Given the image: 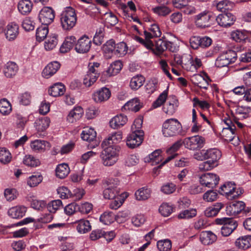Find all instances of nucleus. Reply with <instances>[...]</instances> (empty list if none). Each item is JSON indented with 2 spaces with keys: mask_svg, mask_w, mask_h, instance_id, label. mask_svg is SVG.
Here are the masks:
<instances>
[{
  "mask_svg": "<svg viewBox=\"0 0 251 251\" xmlns=\"http://www.w3.org/2000/svg\"><path fill=\"white\" fill-rule=\"evenodd\" d=\"M103 148L100 155L102 164L108 167L114 165L118 160L120 147L114 146Z\"/></svg>",
  "mask_w": 251,
  "mask_h": 251,
  "instance_id": "obj_1",
  "label": "nucleus"
},
{
  "mask_svg": "<svg viewBox=\"0 0 251 251\" xmlns=\"http://www.w3.org/2000/svg\"><path fill=\"white\" fill-rule=\"evenodd\" d=\"M182 127L181 123L176 119L166 120L162 125V131L165 137H174L181 134Z\"/></svg>",
  "mask_w": 251,
  "mask_h": 251,
  "instance_id": "obj_2",
  "label": "nucleus"
},
{
  "mask_svg": "<svg viewBox=\"0 0 251 251\" xmlns=\"http://www.w3.org/2000/svg\"><path fill=\"white\" fill-rule=\"evenodd\" d=\"M76 20L75 10L71 7L66 8L60 15L61 25L65 30L72 29L75 25Z\"/></svg>",
  "mask_w": 251,
  "mask_h": 251,
  "instance_id": "obj_3",
  "label": "nucleus"
},
{
  "mask_svg": "<svg viewBox=\"0 0 251 251\" xmlns=\"http://www.w3.org/2000/svg\"><path fill=\"white\" fill-rule=\"evenodd\" d=\"M104 189L103 195L106 199H114L119 195L120 189L118 187L119 180L117 178H108L104 180L103 182Z\"/></svg>",
  "mask_w": 251,
  "mask_h": 251,
  "instance_id": "obj_4",
  "label": "nucleus"
},
{
  "mask_svg": "<svg viewBox=\"0 0 251 251\" xmlns=\"http://www.w3.org/2000/svg\"><path fill=\"white\" fill-rule=\"evenodd\" d=\"M243 192L242 188H236L235 183L231 182L225 183L220 188V193L230 200L238 198Z\"/></svg>",
  "mask_w": 251,
  "mask_h": 251,
  "instance_id": "obj_5",
  "label": "nucleus"
},
{
  "mask_svg": "<svg viewBox=\"0 0 251 251\" xmlns=\"http://www.w3.org/2000/svg\"><path fill=\"white\" fill-rule=\"evenodd\" d=\"M217 224L223 225L221 228V233L223 236H228L237 228V222L232 218H217L215 220Z\"/></svg>",
  "mask_w": 251,
  "mask_h": 251,
  "instance_id": "obj_6",
  "label": "nucleus"
},
{
  "mask_svg": "<svg viewBox=\"0 0 251 251\" xmlns=\"http://www.w3.org/2000/svg\"><path fill=\"white\" fill-rule=\"evenodd\" d=\"M183 143L185 148L190 150H199L203 147L205 139L201 136L194 135L186 138Z\"/></svg>",
  "mask_w": 251,
  "mask_h": 251,
  "instance_id": "obj_7",
  "label": "nucleus"
},
{
  "mask_svg": "<svg viewBox=\"0 0 251 251\" xmlns=\"http://www.w3.org/2000/svg\"><path fill=\"white\" fill-rule=\"evenodd\" d=\"M214 19L210 12L205 11L196 16V25L198 27L202 28L209 27L212 24Z\"/></svg>",
  "mask_w": 251,
  "mask_h": 251,
  "instance_id": "obj_8",
  "label": "nucleus"
},
{
  "mask_svg": "<svg viewBox=\"0 0 251 251\" xmlns=\"http://www.w3.org/2000/svg\"><path fill=\"white\" fill-rule=\"evenodd\" d=\"M55 11L50 7H44L40 11L38 18L42 25H49L53 22Z\"/></svg>",
  "mask_w": 251,
  "mask_h": 251,
  "instance_id": "obj_9",
  "label": "nucleus"
},
{
  "mask_svg": "<svg viewBox=\"0 0 251 251\" xmlns=\"http://www.w3.org/2000/svg\"><path fill=\"white\" fill-rule=\"evenodd\" d=\"M249 209H245V204L242 201H238L228 204L226 207V213L228 215L235 216L241 212H249Z\"/></svg>",
  "mask_w": 251,
  "mask_h": 251,
  "instance_id": "obj_10",
  "label": "nucleus"
},
{
  "mask_svg": "<svg viewBox=\"0 0 251 251\" xmlns=\"http://www.w3.org/2000/svg\"><path fill=\"white\" fill-rule=\"evenodd\" d=\"M127 46L126 44L121 42L115 45V42L112 40L107 42L105 47V50L109 52H112L115 50L116 52L119 56H123L127 52Z\"/></svg>",
  "mask_w": 251,
  "mask_h": 251,
  "instance_id": "obj_11",
  "label": "nucleus"
},
{
  "mask_svg": "<svg viewBox=\"0 0 251 251\" xmlns=\"http://www.w3.org/2000/svg\"><path fill=\"white\" fill-rule=\"evenodd\" d=\"M219 177L213 173H206L200 177V183L208 188H213L219 183Z\"/></svg>",
  "mask_w": 251,
  "mask_h": 251,
  "instance_id": "obj_12",
  "label": "nucleus"
},
{
  "mask_svg": "<svg viewBox=\"0 0 251 251\" xmlns=\"http://www.w3.org/2000/svg\"><path fill=\"white\" fill-rule=\"evenodd\" d=\"M143 139V131H132L127 137L126 145L130 148H135L141 144Z\"/></svg>",
  "mask_w": 251,
  "mask_h": 251,
  "instance_id": "obj_13",
  "label": "nucleus"
},
{
  "mask_svg": "<svg viewBox=\"0 0 251 251\" xmlns=\"http://www.w3.org/2000/svg\"><path fill=\"white\" fill-rule=\"evenodd\" d=\"M224 122L226 125V127H223L221 136L225 140L231 141L235 137V126L232 124V122L230 119H225Z\"/></svg>",
  "mask_w": 251,
  "mask_h": 251,
  "instance_id": "obj_14",
  "label": "nucleus"
},
{
  "mask_svg": "<svg viewBox=\"0 0 251 251\" xmlns=\"http://www.w3.org/2000/svg\"><path fill=\"white\" fill-rule=\"evenodd\" d=\"M216 20L219 25L226 27L233 25L236 17L232 13L226 12L219 14Z\"/></svg>",
  "mask_w": 251,
  "mask_h": 251,
  "instance_id": "obj_15",
  "label": "nucleus"
},
{
  "mask_svg": "<svg viewBox=\"0 0 251 251\" xmlns=\"http://www.w3.org/2000/svg\"><path fill=\"white\" fill-rule=\"evenodd\" d=\"M91 44V39L88 36L84 35L78 40L75 46V50L78 53H86L89 50Z\"/></svg>",
  "mask_w": 251,
  "mask_h": 251,
  "instance_id": "obj_16",
  "label": "nucleus"
},
{
  "mask_svg": "<svg viewBox=\"0 0 251 251\" xmlns=\"http://www.w3.org/2000/svg\"><path fill=\"white\" fill-rule=\"evenodd\" d=\"M123 135L121 131H117L110 134L102 142V148L116 146L122 139Z\"/></svg>",
  "mask_w": 251,
  "mask_h": 251,
  "instance_id": "obj_17",
  "label": "nucleus"
},
{
  "mask_svg": "<svg viewBox=\"0 0 251 251\" xmlns=\"http://www.w3.org/2000/svg\"><path fill=\"white\" fill-rule=\"evenodd\" d=\"M192 82L195 85L204 89H207L211 80L208 75L203 73V75L195 74L191 78Z\"/></svg>",
  "mask_w": 251,
  "mask_h": 251,
  "instance_id": "obj_18",
  "label": "nucleus"
},
{
  "mask_svg": "<svg viewBox=\"0 0 251 251\" xmlns=\"http://www.w3.org/2000/svg\"><path fill=\"white\" fill-rule=\"evenodd\" d=\"M179 105V102L175 96L169 97L167 102L163 106V111L169 115H172L176 112Z\"/></svg>",
  "mask_w": 251,
  "mask_h": 251,
  "instance_id": "obj_19",
  "label": "nucleus"
},
{
  "mask_svg": "<svg viewBox=\"0 0 251 251\" xmlns=\"http://www.w3.org/2000/svg\"><path fill=\"white\" fill-rule=\"evenodd\" d=\"M31 149L35 152H42L49 150L51 147L49 142L42 140H35L30 143Z\"/></svg>",
  "mask_w": 251,
  "mask_h": 251,
  "instance_id": "obj_20",
  "label": "nucleus"
},
{
  "mask_svg": "<svg viewBox=\"0 0 251 251\" xmlns=\"http://www.w3.org/2000/svg\"><path fill=\"white\" fill-rule=\"evenodd\" d=\"M50 122V118L47 117H41L36 120L34 123V126L37 131V133L40 137L43 135L42 133L48 128Z\"/></svg>",
  "mask_w": 251,
  "mask_h": 251,
  "instance_id": "obj_21",
  "label": "nucleus"
},
{
  "mask_svg": "<svg viewBox=\"0 0 251 251\" xmlns=\"http://www.w3.org/2000/svg\"><path fill=\"white\" fill-rule=\"evenodd\" d=\"M83 113L84 111L81 107L75 106L69 112L66 120L70 123H75L81 118Z\"/></svg>",
  "mask_w": 251,
  "mask_h": 251,
  "instance_id": "obj_22",
  "label": "nucleus"
},
{
  "mask_svg": "<svg viewBox=\"0 0 251 251\" xmlns=\"http://www.w3.org/2000/svg\"><path fill=\"white\" fill-rule=\"evenodd\" d=\"M110 96L111 92L109 89L102 87L94 93L93 98L96 102H101L108 100Z\"/></svg>",
  "mask_w": 251,
  "mask_h": 251,
  "instance_id": "obj_23",
  "label": "nucleus"
},
{
  "mask_svg": "<svg viewBox=\"0 0 251 251\" xmlns=\"http://www.w3.org/2000/svg\"><path fill=\"white\" fill-rule=\"evenodd\" d=\"M60 68V64L57 61L50 63L44 68L42 75L46 78H49L55 74Z\"/></svg>",
  "mask_w": 251,
  "mask_h": 251,
  "instance_id": "obj_24",
  "label": "nucleus"
},
{
  "mask_svg": "<svg viewBox=\"0 0 251 251\" xmlns=\"http://www.w3.org/2000/svg\"><path fill=\"white\" fill-rule=\"evenodd\" d=\"M19 34V26L14 23H11L6 26L5 36L9 41L15 40Z\"/></svg>",
  "mask_w": 251,
  "mask_h": 251,
  "instance_id": "obj_25",
  "label": "nucleus"
},
{
  "mask_svg": "<svg viewBox=\"0 0 251 251\" xmlns=\"http://www.w3.org/2000/svg\"><path fill=\"white\" fill-rule=\"evenodd\" d=\"M182 145L181 140H178L175 142L170 148L167 150V153L170 155L163 162L160 166H163L166 163L174 159L177 155L176 152L177 151Z\"/></svg>",
  "mask_w": 251,
  "mask_h": 251,
  "instance_id": "obj_26",
  "label": "nucleus"
},
{
  "mask_svg": "<svg viewBox=\"0 0 251 251\" xmlns=\"http://www.w3.org/2000/svg\"><path fill=\"white\" fill-rule=\"evenodd\" d=\"M127 121L126 116L119 114L114 117L110 121V126L114 129H118L124 126Z\"/></svg>",
  "mask_w": 251,
  "mask_h": 251,
  "instance_id": "obj_27",
  "label": "nucleus"
},
{
  "mask_svg": "<svg viewBox=\"0 0 251 251\" xmlns=\"http://www.w3.org/2000/svg\"><path fill=\"white\" fill-rule=\"evenodd\" d=\"M235 111L236 118L243 120L249 117L250 113L251 112V109L249 106L237 105L234 107V109L232 111Z\"/></svg>",
  "mask_w": 251,
  "mask_h": 251,
  "instance_id": "obj_28",
  "label": "nucleus"
},
{
  "mask_svg": "<svg viewBox=\"0 0 251 251\" xmlns=\"http://www.w3.org/2000/svg\"><path fill=\"white\" fill-rule=\"evenodd\" d=\"M201 242L205 245L214 243L217 240V236L211 231H204L200 235Z\"/></svg>",
  "mask_w": 251,
  "mask_h": 251,
  "instance_id": "obj_29",
  "label": "nucleus"
},
{
  "mask_svg": "<svg viewBox=\"0 0 251 251\" xmlns=\"http://www.w3.org/2000/svg\"><path fill=\"white\" fill-rule=\"evenodd\" d=\"M161 34L160 29L157 24L151 25L148 30L144 31L145 37L150 40L152 38L160 37Z\"/></svg>",
  "mask_w": 251,
  "mask_h": 251,
  "instance_id": "obj_30",
  "label": "nucleus"
},
{
  "mask_svg": "<svg viewBox=\"0 0 251 251\" xmlns=\"http://www.w3.org/2000/svg\"><path fill=\"white\" fill-rule=\"evenodd\" d=\"M18 67L17 64L13 62L9 61L7 62L4 66L3 72L5 76L7 77L11 78L14 76L17 73Z\"/></svg>",
  "mask_w": 251,
  "mask_h": 251,
  "instance_id": "obj_31",
  "label": "nucleus"
},
{
  "mask_svg": "<svg viewBox=\"0 0 251 251\" xmlns=\"http://www.w3.org/2000/svg\"><path fill=\"white\" fill-rule=\"evenodd\" d=\"M26 208L24 206H17L11 207L8 211V215L12 218L23 217L25 214Z\"/></svg>",
  "mask_w": 251,
  "mask_h": 251,
  "instance_id": "obj_32",
  "label": "nucleus"
},
{
  "mask_svg": "<svg viewBox=\"0 0 251 251\" xmlns=\"http://www.w3.org/2000/svg\"><path fill=\"white\" fill-rule=\"evenodd\" d=\"M145 81V78L142 75H135L131 78L129 87L132 90H137L143 85Z\"/></svg>",
  "mask_w": 251,
  "mask_h": 251,
  "instance_id": "obj_33",
  "label": "nucleus"
},
{
  "mask_svg": "<svg viewBox=\"0 0 251 251\" xmlns=\"http://www.w3.org/2000/svg\"><path fill=\"white\" fill-rule=\"evenodd\" d=\"M222 156L221 151L215 148L205 150V159H208L215 163H218V161Z\"/></svg>",
  "mask_w": 251,
  "mask_h": 251,
  "instance_id": "obj_34",
  "label": "nucleus"
},
{
  "mask_svg": "<svg viewBox=\"0 0 251 251\" xmlns=\"http://www.w3.org/2000/svg\"><path fill=\"white\" fill-rule=\"evenodd\" d=\"M76 41L75 36H70L67 37L60 48V51L62 53H66L70 51L74 46Z\"/></svg>",
  "mask_w": 251,
  "mask_h": 251,
  "instance_id": "obj_35",
  "label": "nucleus"
},
{
  "mask_svg": "<svg viewBox=\"0 0 251 251\" xmlns=\"http://www.w3.org/2000/svg\"><path fill=\"white\" fill-rule=\"evenodd\" d=\"M235 245L239 249L246 250L251 246V236H244L238 238L235 241Z\"/></svg>",
  "mask_w": 251,
  "mask_h": 251,
  "instance_id": "obj_36",
  "label": "nucleus"
},
{
  "mask_svg": "<svg viewBox=\"0 0 251 251\" xmlns=\"http://www.w3.org/2000/svg\"><path fill=\"white\" fill-rule=\"evenodd\" d=\"M65 91V86L61 83H56L50 87L49 93L50 96L56 97L63 95Z\"/></svg>",
  "mask_w": 251,
  "mask_h": 251,
  "instance_id": "obj_37",
  "label": "nucleus"
},
{
  "mask_svg": "<svg viewBox=\"0 0 251 251\" xmlns=\"http://www.w3.org/2000/svg\"><path fill=\"white\" fill-rule=\"evenodd\" d=\"M19 12L23 14H28L32 8V3L29 0H21L18 5Z\"/></svg>",
  "mask_w": 251,
  "mask_h": 251,
  "instance_id": "obj_38",
  "label": "nucleus"
},
{
  "mask_svg": "<svg viewBox=\"0 0 251 251\" xmlns=\"http://www.w3.org/2000/svg\"><path fill=\"white\" fill-rule=\"evenodd\" d=\"M123 67L122 62L117 60L112 63L106 71V74L108 76L117 75L121 71Z\"/></svg>",
  "mask_w": 251,
  "mask_h": 251,
  "instance_id": "obj_39",
  "label": "nucleus"
},
{
  "mask_svg": "<svg viewBox=\"0 0 251 251\" xmlns=\"http://www.w3.org/2000/svg\"><path fill=\"white\" fill-rule=\"evenodd\" d=\"M70 173V168L66 163H62L57 166L55 169L56 176L60 179L65 178Z\"/></svg>",
  "mask_w": 251,
  "mask_h": 251,
  "instance_id": "obj_40",
  "label": "nucleus"
},
{
  "mask_svg": "<svg viewBox=\"0 0 251 251\" xmlns=\"http://www.w3.org/2000/svg\"><path fill=\"white\" fill-rule=\"evenodd\" d=\"M97 133L95 130L91 127H85L82 131L81 136V138L87 142H91L96 139Z\"/></svg>",
  "mask_w": 251,
  "mask_h": 251,
  "instance_id": "obj_41",
  "label": "nucleus"
},
{
  "mask_svg": "<svg viewBox=\"0 0 251 251\" xmlns=\"http://www.w3.org/2000/svg\"><path fill=\"white\" fill-rule=\"evenodd\" d=\"M223 207V203L217 202L212 206L207 208L204 211V215L207 217L215 216Z\"/></svg>",
  "mask_w": 251,
  "mask_h": 251,
  "instance_id": "obj_42",
  "label": "nucleus"
},
{
  "mask_svg": "<svg viewBox=\"0 0 251 251\" xmlns=\"http://www.w3.org/2000/svg\"><path fill=\"white\" fill-rule=\"evenodd\" d=\"M142 105L140 104L139 100L135 98L127 101L124 106L125 109H127L135 112L138 111Z\"/></svg>",
  "mask_w": 251,
  "mask_h": 251,
  "instance_id": "obj_43",
  "label": "nucleus"
},
{
  "mask_svg": "<svg viewBox=\"0 0 251 251\" xmlns=\"http://www.w3.org/2000/svg\"><path fill=\"white\" fill-rule=\"evenodd\" d=\"M161 152L160 150H155L146 158V161L151 162L152 165L159 164L162 159V156L160 155Z\"/></svg>",
  "mask_w": 251,
  "mask_h": 251,
  "instance_id": "obj_44",
  "label": "nucleus"
},
{
  "mask_svg": "<svg viewBox=\"0 0 251 251\" xmlns=\"http://www.w3.org/2000/svg\"><path fill=\"white\" fill-rule=\"evenodd\" d=\"M12 105L6 99L0 100V113L4 116L9 115L12 111Z\"/></svg>",
  "mask_w": 251,
  "mask_h": 251,
  "instance_id": "obj_45",
  "label": "nucleus"
},
{
  "mask_svg": "<svg viewBox=\"0 0 251 251\" xmlns=\"http://www.w3.org/2000/svg\"><path fill=\"white\" fill-rule=\"evenodd\" d=\"M151 190L145 187L138 189L135 193L136 199L138 201H144L151 196Z\"/></svg>",
  "mask_w": 251,
  "mask_h": 251,
  "instance_id": "obj_46",
  "label": "nucleus"
},
{
  "mask_svg": "<svg viewBox=\"0 0 251 251\" xmlns=\"http://www.w3.org/2000/svg\"><path fill=\"white\" fill-rule=\"evenodd\" d=\"M216 6L219 11L225 13L226 11L231 10L234 7V4L228 0H223L218 2Z\"/></svg>",
  "mask_w": 251,
  "mask_h": 251,
  "instance_id": "obj_47",
  "label": "nucleus"
},
{
  "mask_svg": "<svg viewBox=\"0 0 251 251\" xmlns=\"http://www.w3.org/2000/svg\"><path fill=\"white\" fill-rule=\"evenodd\" d=\"M76 229L80 233H85L90 230L91 226L88 220H80L77 222Z\"/></svg>",
  "mask_w": 251,
  "mask_h": 251,
  "instance_id": "obj_48",
  "label": "nucleus"
},
{
  "mask_svg": "<svg viewBox=\"0 0 251 251\" xmlns=\"http://www.w3.org/2000/svg\"><path fill=\"white\" fill-rule=\"evenodd\" d=\"M197 211L196 209L191 208L181 211L177 216L179 219H189L196 216Z\"/></svg>",
  "mask_w": 251,
  "mask_h": 251,
  "instance_id": "obj_49",
  "label": "nucleus"
},
{
  "mask_svg": "<svg viewBox=\"0 0 251 251\" xmlns=\"http://www.w3.org/2000/svg\"><path fill=\"white\" fill-rule=\"evenodd\" d=\"M99 76L98 74L87 72L83 79V84L87 87H90L97 81Z\"/></svg>",
  "mask_w": 251,
  "mask_h": 251,
  "instance_id": "obj_50",
  "label": "nucleus"
},
{
  "mask_svg": "<svg viewBox=\"0 0 251 251\" xmlns=\"http://www.w3.org/2000/svg\"><path fill=\"white\" fill-rule=\"evenodd\" d=\"M27 199L31 202V207L35 209L40 210L46 206V203L44 201L38 200L33 196L28 197Z\"/></svg>",
  "mask_w": 251,
  "mask_h": 251,
  "instance_id": "obj_51",
  "label": "nucleus"
},
{
  "mask_svg": "<svg viewBox=\"0 0 251 251\" xmlns=\"http://www.w3.org/2000/svg\"><path fill=\"white\" fill-rule=\"evenodd\" d=\"M23 162L25 165L32 167H37L40 164L39 160L31 155H25Z\"/></svg>",
  "mask_w": 251,
  "mask_h": 251,
  "instance_id": "obj_52",
  "label": "nucleus"
},
{
  "mask_svg": "<svg viewBox=\"0 0 251 251\" xmlns=\"http://www.w3.org/2000/svg\"><path fill=\"white\" fill-rule=\"evenodd\" d=\"M63 207L62 202L60 200L52 201L47 205L49 211L51 213H55L58 210Z\"/></svg>",
  "mask_w": 251,
  "mask_h": 251,
  "instance_id": "obj_53",
  "label": "nucleus"
},
{
  "mask_svg": "<svg viewBox=\"0 0 251 251\" xmlns=\"http://www.w3.org/2000/svg\"><path fill=\"white\" fill-rule=\"evenodd\" d=\"M49 32L47 25H43L39 27L36 30V36L38 41L43 40L47 36Z\"/></svg>",
  "mask_w": 251,
  "mask_h": 251,
  "instance_id": "obj_54",
  "label": "nucleus"
},
{
  "mask_svg": "<svg viewBox=\"0 0 251 251\" xmlns=\"http://www.w3.org/2000/svg\"><path fill=\"white\" fill-rule=\"evenodd\" d=\"M12 156L10 152L4 148L0 149V161L3 164L10 162Z\"/></svg>",
  "mask_w": 251,
  "mask_h": 251,
  "instance_id": "obj_55",
  "label": "nucleus"
},
{
  "mask_svg": "<svg viewBox=\"0 0 251 251\" xmlns=\"http://www.w3.org/2000/svg\"><path fill=\"white\" fill-rule=\"evenodd\" d=\"M157 247L160 251H169L172 248V242L169 239L160 240L157 243Z\"/></svg>",
  "mask_w": 251,
  "mask_h": 251,
  "instance_id": "obj_56",
  "label": "nucleus"
},
{
  "mask_svg": "<svg viewBox=\"0 0 251 251\" xmlns=\"http://www.w3.org/2000/svg\"><path fill=\"white\" fill-rule=\"evenodd\" d=\"M167 96L168 91H164L161 94L159 95L156 100L153 102L152 107L153 108H156L161 106L166 100Z\"/></svg>",
  "mask_w": 251,
  "mask_h": 251,
  "instance_id": "obj_57",
  "label": "nucleus"
},
{
  "mask_svg": "<svg viewBox=\"0 0 251 251\" xmlns=\"http://www.w3.org/2000/svg\"><path fill=\"white\" fill-rule=\"evenodd\" d=\"M182 68L187 71L195 72V69L193 64V58L190 55H186V57H184Z\"/></svg>",
  "mask_w": 251,
  "mask_h": 251,
  "instance_id": "obj_58",
  "label": "nucleus"
},
{
  "mask_svg": "<svg viewBox=\"0 0 251 251\" xmlns=\"http://www.w3.org/2000/svg\"><path fill=\"white\" fill-rule=\"evenodd\" d=\"M58 40L56 36L49 37L44 44V47L46 50H50L55 48L57 44Z\"/></svg>",
  "mask_w": 251,
  "mask_h": 251,
  "instance_id": "obj_59",
  "label": "nucleus"
},
{
  "mask_svg": "<svg viewBox=\"0 0 251 251\" xmlns=\"http://www.w3.org/2000/svg\"><path fill=\"white\" fill-rule=\"evenodd\" d=\"M4 195L6 200L10 201L17 198L18 193L14 188H7L4 190Z\"/></svg>",
  "mask_w": 251,
  "mask_h": 251,
  "instance_id": "obj_60",
  "label": "nucleus"
},
{
  "mask_svg": "<svg viewBox=\"0 0 251 251\" xmlns=\"http://www.w3.org/2000/svg\"><path fill=\"white\" fill-rule=\"evenodd\" d=\"M100 220L104 225H109L113 222L114 215L111 212H105L100 216Z\"/></svg>",
  "mask_w": 251,
  "mask_h": 251,
  "instance_id": "obj_61",
  "label": "nucleus"
},
{
  "mask_svg": "<svg viewBox=\"0 0 251 251\" xmlns=\"http://www.w3.org/2000/svg\"><path fill=\"white\" fill-rule=\"evenodd\" d=\"M166 44V41H163L161 39H158L156 42L154 48L153 49L155 50L156 53L160 54L166 50L167 49Z\"/></svg>",
  "mask_w": 251,
  "mask_h": 251,
  "instance_id": "obj_62",
  "label": "nucleus"
},
{
  "mask_svg": "<svg viewBox=\"0 0 251 251\" xmlns=\"http://www.w3.org/2000/svg\"><path fill=\"white\" fill-rule=\"evenodd\" d=\"M231 38L237 42H241L247 38V35L243 31L236 30L231 32Z\"/></svg>",
  "mask_w": 251,
  "mask_h": 251,
  "instance_id": "obj_63",
  "label": "nucleus"
},
{
  "mask_svg": "<svg viewBox=\"0 0 251 251\" xmlns=\"http://www.w3.org/2000/svg\"><path fill=\"white\" fill-rule=\"evenodd\" d=\"M159 211L164 217L169 216L173 212V207L168 203L162 204L159 208Z\"/></svg>",
  "mask_w": 251,
  "mask_h": 251,
  "instance_id": "obj_64",
  "label": "nucleus"
}]
</instances>
